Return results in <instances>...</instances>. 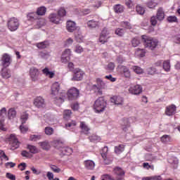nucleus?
I'll list each match as a JSON object with an SVG mask.
<instances>
[{
  "instance_id": "63",
  "label": "nucleus",
  "mask_w": 180,
  "mask_h": 180,
  "mask_svg": "<svg viewBox=\"0 0 180 180\" xmlns=\"http://www.w3.org/2000/svg\"><path fill=\"white\" fill-rule=\"evenodd\" d=\"M51 169H52V171L56 174H60V172H61V169L56 165H51Z\"/></svg>"
},
{
  "instance_id": "61",
  "label": "nucleus",
  "mask_w": 180,
  "mask_h": 180,
  "mask_svg": "<svg viewBox=\"0 0 180 180\" xmlns=\"http://www.w3.org/2000/svg\"><path fill=\"white\" fill-rule=\"evenodd\" d=\"M133 47H137L139 44H140V39L139 38H134L131 41Z\"/></svg>"
},
{
  "instance_id": "3",
  "label": "nucleus",
  "mask_w": 180,
  "mask_h": 180,
  "mask_svg": "<svg viewBox=\"0 0 180 180\" xmlns=\"http://www.w3.org/2000/svg\"><path fill=\"white\" fill-rule=\"evenodd\" d=\"M106 106H108V103L105 101V98L99 97L95 101L93 108L96 113H102L105 112Z\"/></svg>"
},
{
  "instance_id": "33",
  "label": "nucleus",
  "mask_w": 180,
  "mask_h": 180,
  "mask_svg": "<svg viewBox=\"0 0 180 180\" xmlns=\"http://www.w3.org/2000/svg\"><path fill=\"white\" fill-rule=\"evenodd\" d=\"M46 12H47V8L45 6H41L37 9V13L39 17L44 16V15H46Z\"/></svg>"
},
{
  "instance_id": "32",
  "label": "nucleus",
  "mask_w": 180,
  "mask_h": 180,
  "mask_svg": "<svg viewBox=\"0 0 180 180\" xmlns=\"http://www.w3.org/2000/svg\"><path fill=\"white\" fill-rule=\"evenodd\" d=\"M80 128L83 133H84L85 134H88L89 133V130H91L89 129V127H88V125H86L84 122H80Z\"/></svg>"
},
{
  "instance_id": "17",
  "label": "nucleus",
  "mask_w": 180,
  "mask_h": 180,
  "mask_svg": "<svg viewBox=\"0 0 180 180\" xmlns=\"http://www.w3.org/2000/svg\"><path fill=\"white\" fill-rule=\"evenodd\" d=\"M84 75H85L84 71L79 69H76L75 70L73 78H72V81H82V78H84Z\"/></svg>"
},
{
  "instance_id": "45",
  "label": "nucleus",
  "mask_w": 180,
  "mask_h": 180,
  "mask_svg": "<svg viewBox=\"0 0 180 180\" xmlns=\"http://www.w3.org/2000/svg\"><path fill=\"white\" fill-rule=\"evenodd\" d=\"M161 141L164 144H167V143H170L171 142V136H169V135H163L161 137Z\"/></svg>"
},
{
  "instance_id": "2",
  "label": "nucleus",
  "mask_w": 180,
  "mask_h": 180,
  "mask_svg": "<svg viewBox=\"0 0 180 180\" xmlns=\"http://www.w3.org/2000/svg\"><path fill=\"white\" fill-rule=\"evenodd\" d=\"M51 95L53 99H55V102L58 105H61L63 102H64V96H58V92L60 91V83L55 82L51 86Z\"/></svg>"
},
{
  "instance_id": "54",
  "label": "nucleus",
  "mask_w": 180,
  "mask_h": 180,
  "mask_svg": "<svg viewBox=\"0 0 180 180\" xmlns=\"http://www.w3.org/2000/svg\"><path fill=\"white\" fill-rule=\"evenodd\" d=\"M72 43H74V39L72 38H68L65 40L64 46L65 47H70V46H72Z\"/></svg>"
},
{
  "instance_id": "62",
  "label": "nucleus",
  "mask_w": 180,
  "mask_h": 180,
  "mask_svg": "<svg viewBox=\"0 0 180 180\" xmlns=\"http://www.w3.org/2000/svg\"><path fill=\"white\" fill-rule=\"evenodd\" d=\"M158 19L157 18V16L153 15L150 18V23L152 26H155L158 23Z\"/></svg>"
},
{
  "instance_id": "23",
  "label": "nucleus",
  "mask_w": 180,
  "mask_h": 180,
  "mask_svg": "<svg viewBox=\"0 0 180 180\" xmlns=\"http://www.w3.org/2000/svg\"><path fill=\"white\" fill-rule=\"evenodd\" d=\"M102 158L105 165H109V164H112V162L113 161V158L108 154L103 153Z\"/></svg>"
},
{
  "instance_id": "29",
  "label": "nucleus",
  "mask_w": 180,
  "mask_h": 180,
  "mask_svg": "<svg viewBox=\"0 0 180 180\" xmlns=\"http://www.w3.org/2000/svg\"><path fill=\"white\" fill-rule=\"evenodd\" d=\"M53 146L56 147V148L61 151L63 148H64V142L60 140H56L53 141Z\"/></svg>"
},
{
  "instance_id": "25",
  "label": "nucleus",
  "mask_w": 180,
  "mask_h": 180,
  "mask_svg": "<svg viewBox=\"0 0 180 180\" xmlns=\"http://www.w3.org/2000/svg\"><path fill=\"white\" fill-rule=\"evenodd\" d=\"M37 47L38 49H40L41 50H43L44 49H47L48 47H50V41H44L42 42H39L37 44Z\"/></svg>"
},
{
  "instance_id": "16",
  "label": "nucleus",
  "mask_w": 180,
  "mask_h": 180,
  "mask_svg": "<svg viewBox=\"0 0 180 180\" xmlns=\"http://www.w3.org/2000/svg\"><path fill=\"white\" fill-rule=\"evenodd\" d=\"M71 53H72L71 49H65L62 54L61 63H63L64 64H67V63H68V61H70V60Z\"/></svg>"
},
{
  "instance_id": "20",
  "label": "nucleus",
  "mask_w": 180,
  "mask_h": 180,
  "mask_svg": "<svg viewBox=\"0 0 180 180\" xmlns=\"http://www.w3.org/2000/svg\"><path fill=\"white\" fill-rule=\"evenodd\" d=\"M156 17L158 20L160 22L162 21V20L165 18V13L164 12V8H162V7L158 8Z\"/></svg>"
},
{
  "instance_id": "38",
  "label": "nucleus",
  "mask_w": 180,
  "mask_h": 180,
  "mask_svg": "<svg viewBox=\"0 0 180 180\" xmlns=\"http://www.w3.org/2000/svg\"><path fill=\"white\" fill-rule=\"evenodd\" d=\"M162 67L166 72H169V71H171V63H169V60H165Z\"/></svg>"
},
{
  "instance_id": "30",
  "label": "nucleus",
  "mask_w": 180,
  "mask_h": 180,
  "mask_svg": "<svg viewBox=\"0 0 180 180\" xmlns=\"http://www.w3.org/2000/svg\"><path fill=\"white\" fill-rule=\"evenodd\" d=\"M60 151L63 155H71V154H72V148L70 147L63 146Z\"/></svg>"
},
{
  "instance_id": "18",
  "label": "nucleus",
  "mask_w": 180,
  "mask_h": 180,
  "mask_svg": "<svg viewBox=\"0 0 180 180\" xmlns=\"http://www.w3.org/2000/svg\"><path fill=\"white\" fill-rule=\"evenodd\" d=\"M175 112H176V106L175 105L172 104L166 107L165 113L167 116H173Z\"/></svg>"
},
{
  "instance_id": "24",
  "label": "nucleus",
  "mask_w": 180,
  "mask_h": 180,
  "mask_svg": "<svg viewBox=\"0 0 180 180\" xmlns=\"http://www.w3.org/2000/svg\"><path fill=\"white\" fill-rule=\"evenodd\" d=\"M42 73L46 77H48V78H54V75H56V72L50 71V69H49V68H45L44 69H43Z\"/></svg>"
},
{
  "instance_id": "60",
  "label": "nucleus",
  "mask_w": 180,
  "mask_h": 180,
  "mask_svg": "<svg viewBox=\"0 0 180 180\" xmlns=\"http://www.w3.org/2000/svg\"><path fill=\"white\" fill-rule=\"evenodd\" d=\"M143 167L145 169H152V171H154V166L148 164V162L143 163Z\"/></svg>"
},
{
  "instance_id": "19",
  "label": "nucleus",
  "mask_w": 180,
  "mask_h": 180,
  "mask_svg": "<svg viewBox=\"0 0 180 180\" xmlns=\"http://www.w3.org/2000/svg\"><path fill=\"white\" fill-rule=\"evenodd\" d=\"M34 105L37 108H44V98L41 96L37 97L34 101Z\"/></svg>"
},
{
  "instance_id": "53",
  "label": "nucleus",
  "mask_w": 180,
  "mask_h": 180,
  "mask_svg": "<svg viewBox=\"0 0 180 180\" xmlns=\"http://www.w3.org/2000/svg\"><path fill=\"white\" fill-rule=\"evenodd\" d=\"M54 133V129L52 127H46L45 128V134H47V136H51Z\"/></svg>"
},
{
  "instance_id": "58",
  "label": "nucleus",
  "mask_w": 180,
  "mask_h": 180,
  "mask_svg": "<svg viewBox=\"0 0 180 180\" xmlns=\"http://www.w3.org/2000/svg\"><path fill=\"white\" fill-rule=\"evenodd\" d=\"M76 126L77 122L75 121H72L71 122H69L68 124H65V127L67 129H70V127H71V129H74Z\"/></svg>"
},
{
  "instance_id": "5",
  "label": "nucleus",
  "mask_w": 180,
  "mask_h": 180,
  "mask_svg": "<svg viewBox=\"0 0 180 180\" xmlns=\"http://www.w3.org/2000/svg\"><path fill=\"white\" fill-rule=\"evenodd\" d=\"M142 40L144 42L145 47L150 49V50H154L155 47L158 46V40L148 37L146 35L142 36Z\"/></svg>"
},
{
  "instance_id": "47",
  "label": "nucleus",
  "mask_w": 180,
  "mask_h": 180,
  "mask_svg": "<svg viewBox=\"0 0 180 180\" xmlns=\"http://www.w3.org/2000/svg\"><path fill=\"white\" fill-rule=\"evenodd\" d=\"M6 117V108H2L0 110V120H5Z\"/></svg>"
},
{
  "instance_id": "51",
  "label": "nucleus",
  "mask_w": 180,
  "mask_h": 180,
  "mask_svg": "<svg viewBox=\"0 0 180 180\" xmlns=\"http://www.w3.org/2000/svg\"><path fill=\"white\" fill-rule=\"evenodd\" d=\"M146 161H155L157 157L151 154H146L145 156Z\"/></svg>"
},
{
  "instance_id": "46",
  "label": "nucleus",
  "mask_w": 180,
  "mask_h": 180,
  "mask_svg": "<svg viewBox=\"0 0 180 180\" xmlns=\"http://www.w3.org/2000/svg\"><path fill=\"white\" fill-rule=\"evenodd\" d=\"M75 37L76 39V41H77L78 43H81L84 41V37L82 36V34H81V32L75 33Z\"/></svg>"
},
{
  "instance_id": "11",
  "label": "nucleus",
  "mask_w": 180,
  "mask_h": 180,
  "mask_svg": "<svg viewBox=\"0 0 180 180\" xmlns=\"http://www.w3.org/2000/svg\"><path fill=\"white\" fill-rule=\"evenodd\" d=\"M79 96V90H78L75 87H72L68 91V98L69 101H74V99H77Z\"/></svg>"
},
{
  "instance_id": "31",
  "label": "nucleus",
  "mask_w": 180,
  "mask_h": 180,
  "mask_svg": "<svg viewBox=\"0 0 180 180\" xmlns=\"http://www.w3.org/2000/svg\"><path fill=\"white\" fill-rule=\"evenodd\" d=\"M148 8L150 9H154L158 5V0H148L146 3Z\"/></svg>"
},
{
  "instance_id": "15",
  "label": "nucleus",
  "mask_w": 180,
  "mask_h": 180,
  "mask_svg": "<svg viewBox=\"0 0 180 180\" xmlns=\"http://www.w3.org/2000/svg\"><path fill=\"white\" fill-rule=\"evenodd\" d=\"M129 92L131 94V95H140V94L143 92V87L139 84L131 86L129 89Z\"/></svg>"
},
{
  "instance_id": "9",
  "label": "nucleus",
  "mask_w": 180,
  "mask_h": 180,
  "mask_svg": "<svg viewBox=\"0 0 180 180\" xmlns=\"http://www.w3.org/2000/svg\"><path fill=\"white\" fill-rule=\"evenodd\" d=\"M109 34H110V32H109V30H108V29L104 28L102 30L99 37V41L100 43H101V44H105V43H108V40L110 39V36H109Z\"/></svg>"
},
{
  "instance_id": "10",
  "label": "nucleus",
  "mask_w": 180,
  "mask_h": 180,
  "mask_svg": "<svg viewBox=\"0 0 180 180\" xmlns=\"http://www.w3.org/2000/svg\"><path fill=\"white\" fill-rule=\"evenodd\" d=\"M8 141L11 146V150H16V148H19L20 143L16 139V136L14 134H11L8 137Z\"/></svg>"
},
{
  "instance_id": "57",
  "label": "nucleus",
  "mask_w": 180,
  "mask_h": 180,
  "mask_svg": "<svg viewBox=\"0 0 180 180\" xmlns=\"http://www.w3.org/2000/svg\"><path fill=\"white\" fill-rule=\"evenodd\" d=\"M115 63L113 62H110L107 65L106 70L108 71H113L115 70Z\"/></svg>"
},
{
  "instance_id": "50",
  "label": "nucleus",
  "mask_w": 180,
  "mask_h": 180,
  "mask_svg": "<svg viewBox=\"0 0 180 180\" xmlns=\"http://www.w3.org/2000/svg\"><path fill=\"white\" fill-rule=\"evenodd\" d=\"M136 11L137 13H139V15H144V12H146V10L144 9V8H143V6L139 5L136 6Z\"/></svg>"
},
{
  "instance_id": "12",
  "label": "nucleus",
  "mask_w": 180,
  "mask_h": 180,
  "mask_svg": "<svg viewBox=\"0 0 180 180\" xmlns=\"http://www.w3.org/2000/svg\"><path fill=\"white\" fill-rule=\"evenodd\" d=\"M118 68H120V74L122 77H124V78H130L131 77V72L129 68L125 65H120Z\"/></svg>"
},
{
  "instance_id": "41",
  "label": "nucleus",
  "mask_w": 180,
  "mask_h": 180,
  "mask_svg": "<svg viewBox=\"0 0 180 180\" xmlns=\"http://www.w3.org/2000/svg\"><path fill=\"white\" fill-rule=\"evenodd\" d=\"M114 11L115 13H122L124 11V7L120 4H117L114 6Z\"/></svg>"
},
{
  "instance_id": "52",
  "label": "nucleus",
  "mask_w": 180,
  "mask_h": 180,
  "mask_svg": "<svg viewBox=\"0 0 180 180\" xmlns=\"http://www.w3.org/2000/svg\"><path fill=\"white\" fill-rule=\"evenodd\" d=\"M90 141L92 143H96V141H101V137L96 136V135H91V136L89 137Z\"/></svg>"
},
{
  "instance_id": "43",
  "label": "nucleus",
  "mask_w": 180,
  "mask_h": 180,
  "mask_svg": "<svg viewBox=\"0 0 180 180\" xmlns=\"http://www.w3.org/2000/svg\"><path fill=\"white\" fill-rule=\"evenodd\" d=\"M135 54L137 57H144L146 56V49H136Z\"/></svg>"
},
{
  "instance_id": "44",
  "label": "nucleus",
  "mask_w": 180,
  "mask_h": 180,
  "mask_svg": "<svg viewBox=\"0 0 180 180\" xmlns=\"http://www.w3.org/2000/svg\"><path fill=\"white\" fill-rule=\"evenodd\" d=\"M71 115H72L71 110H65L63 112V118L65 120H68L71 118Z\"/></svg>"
},
{
  "instance_id": "64",
  "label": "nucleus",
  "mask_w": 180,
  "mask_h": 180,
  "mask_svg": "<svg viewBox=\"0 0 180 180\" xmlns=\"http://www.w3.org/2000/svg\"><path fill=\"white\" fill-rule=\"evenodd\" d=\"M49 53L46 52H39V57H40V58L47 59L49 58Z\"/></svg>"
},
{
  "instance_id": "4",
  "label": "nucleus",
  "mask_w": 180,
  "mask_h": 180,
  "mask_svg": "<svg viewBox=\"0 0 180 180\" xmlns=\"http://www.w3.org/2000/svg\"><path fill=\"white\" fill-rule=\"evenodd\" d=\"M27 18L28 20H30L31 22H34V20H37V25L35 26L36 29H40L41 26H44V20L40 18L39 14H37V11L29 13L27 15Z\"/></svg>"
},
{
  "instance_id": "59",
  "label": "nucleus",
  "mask_w": 180,
  "mask_h": 180,
  "mask_svg": "<svg viewBox=\"0 0 180 180\" xmlns=\"http://www.w3.org/2000/svg\"><path fill=\"white\" fill-rule=\"evenodd\" d=\"M20 130L21 133L25 134L28 131L29 127H27V126H25L23 124H22L20 126Z\"/></svg>"
},
{
  "instance_id": "56",
  "label": "nucleus",
  "mask_w": 180,
  "mask_h": 180,
  "mask_svg": "<svg viewBox=\"0 0 180 180\" xmlns=\"http://www.w3.org/2000/svg\"><path fill=\"white\" fill-rule=\"evenodd\" d=\"M122 27H124V29H131V24L127 21H124L121 22Z\"/></svg>"
},
{
  "instance_id": "36",
  "label": "nucleus",
  "mask_w": 180,
  "mask_h": 180,
  "mask_svg": "<svg viewBox=\"0 0 180 180\" xmlns=\"http://www.w3.org/2000/svg\"><path fill=\"white\" fill-rule=\"evenodd\" d=\"M8 117L10 120L15 119L16 117V110L15 108H10L8 111Z\"/></svg>"
},
{
  "instance_id": "48",
  "label": "nucleus",
  "mask_w": 180,
  "mask_h": 180,
  "mask_svg": "<svg viewBox=\"0 0 180 180\" xmlns=\"http://www.w3.org/2000/svg\"><path fill=\"white\" fill-rule=\"evenodd\" d=\"M27 119H29V115L26 112H23L20 117V122L22 124H25V123H26L27 121Z\"/></svg>"
},
{
  "instance_id": "6",
  "label": "nucleus",
  "mask_w": 180,
  "mask_h": 180,
  "mask_svg": "<svg viewBox=\"0 0 180 180\" xmlns=\"http://www.w3.org/2000/svg\"><path fill=\"white\" fill-rule=\"evenodd\" d=\"M96 82V84L93 85L91 89L97 95H102V89H105L106 88V84H105L103 80H102L101 78H97Z\"/></svg>"
},
{
  "instance_id": "42",
  "label": "nucleus",
  "mask_w": 180,
  "mask_h": 180,
  "mask_svg": "<svg viewBox=\"0 0 180 180\" xmlns=\"http://www.w3.org/2000/svg\"><path fill=\"white\" fill-rule=\"evenodd\" d=\"M84 51V48L79 45L77 44L74 46V52L77 54H82V53Z\"/></svg>"
},
{
  "instance_id": "28",
  "label": "nucleus",
  "mask_w": 180,
  "mask_h": 180,
  "mask_svg": "<svg viewBox=\"0 0 180 180\" xmlns=\"http://www.w3.org/2000/svg\"><path fill=\"white\" fill-rule=\"evenodd\" d=\"M131 70L135 72V74H138V75H141V74H144V70L141 68L140 66L134 65L131 68Z\"/></svg>"
},
{
  "instance_id": "22",
  "label": "nucleus",
  "mask_w": 180,
  "mask_h": 180,
  "mask_svg": "<svg viewBox=\"0 0 180 180\" xmlns=\"http://www.w3.org/2000/svg\"><path fill=\"white\" fill-rule=\"evenodd\" d=\"M2 78L5 79H8V78H11L12 77V74L11 73V70L6 69V68H3L1 72Z\"/></svg>"
},
{
  "instance_id": "14",
  "label": "nucleus",
  "mask_w": 180,
  "mask_h": 180,
  "mask_svg": "<svg viewBox=\"0 0 180 180\" xmlns=\"http://www.w3.org/2000/svg\"><path fill=\"white\" fill-rule=\"evenodd\" d=\"M40 75V72L39 69L32 67L30 69V77L32 81L36 82L39 79V76Z\"/></svg>"
},
{
  "instance_id": "55",
  "label": "nucleus",
  "mask_w": 180,
  "mask_h": 180,
  "mask_svg": "<svg viewBox=\"0 0 180 180\" xmlns=\"http://www.w3.org/2000/svg\"><path fill=\"white\" fill-rule=\"evenodd\" d=\"M167 22L169 23H174L178 22V18L175 15H171L167 18Z\"/></svg>"
},
{
  "instance_id": "34",
  "label": "nucleus",
  "mask_w": 180,
  "mask_h": 180,
  "mask_svg": "<svg viewBox=\"0 0 180 180\" xmlns=\"http://www.w3.org/2000/svg\"><path fill=\"white\" fill-rule=\"evenodd\" d=\"M27 150H29L30 153H31L32 154H37V153L40 151L39 148H37V147L33 145H27Z\"/></svg>"
},
{
  "instance_id": "26",
  "label": "nucleus",
  "mask_w": 180,
  "mask_h": 180,
  "mask_svg": "<svg viewBox=\"0 0 180 180\" xmlns=\"http://www.w3.org/2000/svg\"><path fill=\"white\" fill-rule=\"evenodd\" d=\"M86 25L89 29H95V27H98V26H99V22L95 20H89L86 22Z\"/></svg>"
},
{
  "instance_id": "27",
  "label": "nucleus",
  "mask_w": 180,
  "mask_h": 180,
  "mask_svg": "<svg viewBox=\"0 0 180 180\" xmlns=\"http://www.w3.org/2000/svg\"><path fill=\"white\" fill-rule=\"evenodd\" d=\"M84 166L86 169L92 170L95 168V162L92 160H85Z\"/></svg>"
},
{
  "instance_id": "13",
  "label": "nucleus",
  "mask_w": 180,
  "mask_h": 180,
  "mask_svg": "<svg viewBox=\"0 0 180 180\" xmlns=\"http://www.w3.org/2000/svg\"><path fill=\"white\" fill-rule=\"evenodd\" d=\"M66 29L70 33H72V32H75V30H78V32H79V27H78L77 26V23L72 20L67 21Z\"/></svg>"
},
{
  "instance_id": "21",
  "label": "nucleus",
  "mask_w": 180,
  "mask_h": 180,
  "mask_svg": "<svg viewBox=\"0 0 180 180\" xmlns=\"http://www.w3.org/2000/svg\"><path fill=\"white\" fill-rule=\"evenodd\" d=\"M112 103L115 105H123V98L119 96H114L110 98Z\"/></svg>"
},
{
  "instance_id": "35",
  "label": "nucleus",
  "mask_w": 180,
  "mask_h": 180,
  "mask_svg": "<svg viewBox=\"0 0 180 180\" xmlns=\"http://www.w3.org/2000/svg\"><path fill=\"white\" fill-rule=\"evenodd\" d=\"M113 172L115 175H117V176H124V171L119 167L114 168Z\"/></svg>"
},
{
  "instance_id": "39",
  "label": "nucleus",
  "mask_w": 180,
  "mask_h": 180,
  "mask_svg": "<svg viewBox=\"0 0 180 180\" xmlns=\"http://www.w3.org/2000/svg\"><path fill=\"white\" fill-rule=\"evenodd\" d=\"M39 145L42 150H50V143L47 141L39 142Z\"/></svg>"
},
{
  "instance_id": "1",
  "label": "nucleus",
  "mask_w": 180,
  "mask_h": 180,
  "mask_svg": "<svg viewBox=\"0 0 180 180\" xmlns=\"http://www.w3.org/2000/svg\"><path fill=\"white\" fill-rule=\"evenodd\" d=\"M67 15L65 9L61 8L58 11V13H52L49 15V20L53 25H60L64 20V16Z\"/></svg>"
},
{
  "instance_id": "49",
  "label": "nucleus",
  "mask_w": 180,
  "mask_h": 180,
  "mask_svg": "<svg viewBox=\"0 0 180 180\" xmlns=\"http://www.w3.org/2000/svg\"><path fill=\"white\" fill-rule=\"evenodd\" d=\"M115 34L120 37L124 36V29L123 28H117L115 31Z\"/></svg>"
},
{
  "instance_id": "7",
  "label": "nucleus",
  "mask_w": 180,
  "mask_h": 180,
  "mask_svg": "<svg viewBox=\"0 0 180 180\" xmlns=\"http://www.w3.org/2000/svg\"><path fill=\"white\" fill-rule=\"evenodd\" d=\"M19 20L15 18H11L7 21V27L11 32H16L19 29Z\"/></svg>"
},
{
  "instance_id": "8",
  "label": "nucleus",
  "mask_w": 180,
  "mask_h": 180,
  "mask_svg": "<svg viewBox=\"0 0 180 180\" xmlns=\"http://www.w3.org/2000/svg\"><path fill=\"white\" fill-rule=\"evenodd\" d=\"M1 63L2 67L4 68H8V67H9L12 63V58L9 54L4 53L1 59Z\"/></svg>"
},
{
  "instance_id": "40",
  "label": "nucleus",
  "mask_w": 180,
  "mask_h": 180,
  "mask_svg": "<svg viewBox=\"0 0 180 180\" xmlns=\"http://www.w3.org/2000/svg\"><path fill=\"white\" fill-rule=\"evenodd\" d=\"M124 151V145L120 144L117 146L115 147V154H122Z\"/></svg>"
},
{
  "instance_id": "37",
  "label": "nucleus",
  "mask_w": 180,
  "mask_h": 180,
  "mask_svg": "<svg viewBox=\"0 0 180 180\" xmlns=\"http://www.w3.org/2000/svg\"><path fill=\"white\" fill-rule=\"evenodd\" d=\"M121 126L123 131H127L129 127H130V124L127 120H124L121 122Z\"/></svg>"
}]
</instances>
